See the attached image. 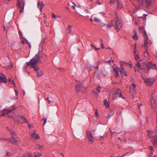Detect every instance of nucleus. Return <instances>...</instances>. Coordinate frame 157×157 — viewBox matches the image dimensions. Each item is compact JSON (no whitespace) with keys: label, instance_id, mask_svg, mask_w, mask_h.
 <instances>
[{"label":"nucleus","instance_id":"f257e3e1","mask_svg":"<svg viewBox=\"0 0 157 157\" xmlns=\"http://www.w3.org/2000/svg\"><path fill=\"white\" fill-rule=\"evenodd\" d=\"M39 61L31 59L29 62L26 63L27 66H29L30 68H33L35 71H37L39 70V68L37 65Z\"/></svg>","mask_w":157,"mask_h":157},{"label":"nucleus","instance_id":"f03ea898","mask_svg":"<svg viewBox=\"0 0 157 157\" xmlns=\"http://www.w3.org/2000/svg\"><path fill=\"white\" fill-rule=\"evenodd\" d=\"M115 20V25H113L112 21H111V23L110 25H112V26H114L115 27V30L121 28L123 26V24L122 23V21L120 19H119L118 16L116 15Z\"/></svg>","mask_w":157,"mask_h":157},{"label":"nucleus","instance_id":"7ed1b4c3","mask_svg":"<svg viewBox=\"0 0 157 157\" xmlns=\"http://www.w3.org/2000/svg\"><path fill=\"white\" fill-rule=\"evenodd\" d=\"M16 109V108L14 105H12L10 108L9 109H4L2 110L1 113L0 115V117H3L6 114L7 115L10 113L11 112H14L15 111Z\"/></svg>","mask_w":157,"mask_h":157},{"label":"nucleus","instance_id":"20e7f679","mask_svg":"<svg viewBox=\"0 0 157 157\" xmlns=\"http://www.w3.org/2000/svg\"><path fill=\"white\" fill-rule=\"evenodd\" d=\"M25 1L24 0H17V6L18 8H20V13H23Z\"/></svg>","mask_w":157,"mask_h":157},{"label":"nucleus","instance_id":"39448f33","mask_svg":"<svg viewBox=\"0 0 157 157\" xmlns=\"http://www.w3.org/2000/svg\"><path fill=\"white\" fill-rule=\"evenodd\" d=\"M143 65L146 67L147 69H154L156 68L155 64L153 63L152 62L150 61L147 62H144L143 63Z\"/></svg>","mask_w":157,"mask_h":157},{"label":"nucleus","instance_id":"423d86ee","mask_svg":"<svg viewBox=\"0 0 157 157\" xmlns=\"http://www.w3.org/2000/svg\"><path fill=\"white\" fill-rule=\"evenodd\" d=\"M121 91L120 89H117L115 90L112 96V100H113L118 98H120L122 96Z\"/></svg>","mask_w":157,"mask_h":157},{"label":"nucleus","instance_id":"0eeeda50","mask_svg":"<svg viewBox=\"0 0 157 157\" xmlns=\"http://www.w3.org/2000/svg\"><path fill=\"white\" fill-rule=\"evenodd\" d=\"M145 83L147 85L151 86L154 83L155 79L154 78H144Z\"/></svg>","mask_w":157,"mask_h":157},{"label":"nucleus","instance_id":"6e6552de","mask_svg":"<svg viewBox=\"0 0 157 157\" xmlns=\"http://www.w3.org/2000/svg\"><path fill=\"white\" fill-rule=\"evenodd\" d=\"M136 67L139 69H140L141 70H144V72L147 73H148L149 72V70L147 69L146 67H144L145 66L143 65L142 67H141V65L140 63L139 62H138L137 63L136 65Z\"/></svg>","mask_w":157,"mask_h":157},{"label":"nucleus","instance_id":"1a4fd4ad","mask_svg":"<svg viewBox=\"0 0 157 157\" xmlns=\"http://www.w3.org/2000/svg\"><path fill=\"white\" fill-rule=\"evenodd\" d=\"M43 54L42 50L40 49L39 50L38 53L36 54L32 59H34L39 60L41 56Z\"/></svg>","mask_w":157,"mask_h":157},{"label":"nucleus","instance_id":"9d476101","mask_svg":"<svg viewBox=\"0 0 157 157\" xmlns=\"http://www.w3.org/2000/svg\"><path fill=\"white\" fill-rule=\"evenodd\" d=\"M86 134L87 137L88 138L89 141L90 143H92L93 142V137L91 132L90 131H86Z\"/></svg>","mask_w":157,"mask_h":157},{"label":"nucleus","instance_id":"9b49d317","mask_svg":"<svg viewBox=\"0 0 157 157\" xmlns=\"http://www.w3.org/2000/svg\"><path fill=\"white\" fill-rule=\"evenodd\" d=\"M55 97V96L53 94L50 93L48 94L47 98V99L48 101V103L50 104L51 102H52L54 100V99L56 98Z\"/></svg>","mask_w":157,"mask_h":157},{"label":"nucleus","instance_id":"f8f14e48","mask_svg":"<svg viewBox=\"0 0 157 157\" xmlns=\"http://www.w3.org/2000/svg\"><path fill=\"white\" fill-rule=\"evenodd\" d=\"M153 0H144V2L147 8H148L152 5Z\"/></svg>","mask_w":157,"mask_h":157},{"label":"nucleus","instance_id":"ddd939ff","mask_svg":"<svg viewBox=\"0 0 157 157\" xmlns=\"http://www.w3.org/2000/svg\"><path fill=\"white\" fill-rule=\"evenodd\" d=\"M145 36L146 37V38L145 40H144V47L145 50L147 51L148 48L147 46L148 43V38L146 33H145Z\"/></svg>","mask_w":157,"mask_h":157},{"label":"nucleus","instance_id":"4468645a","mask_svg":"<svg viewBox=\"0 0 157 157\" xmlns=\"http://www.w3.org/2000/svg\"><path fill=\"white\" fill-rule=\"evenodd\" d=\"M2 76L0 75V83H6L7 82V79L6 77L3 74H2Z\"/></svg>","mask_w":157,"mask_h":157},{"label":"nucleus","instance_id":"2eb2a0df","mask_svg":"<svg viewBox=\"0 0 157 157\" xmlns=\"http://www.w3.org/2000/svg\"><path fill=\"white\" fill-rule=\"evenodd\" d=\"M111 26V25H107L104 24L102 26L101 28L104 31H106L108 30V29L110 28Z\"/></svg>","mask_w":157,"mask_h":157},{"label":"nucleus","instance_id":"dca6fc26","mask_svg":"<svg viewBox=\"0 0 157 157\" xmlns=\"http://www.w3.org/2000/svg\"><path fill=\"white\" fill-rule=\"evenodd\" d=\"M152 143L153 144L156 146H157V134L154 136L152 137Z\"/></svg>","mask_w":157,"mask_h":157},{"label":"nucleus","instance_id":"f3484780","mask_svg":"<svg viewBox=\"0 0 157 157\" xmlns=\"http://www.w3.org/2000/svg\"><path fill=\"white\" fill-rule=\"evenodd\" d=\"M31 136L32 137H34L36 139H39L40 137L39 136V135L37 134H36V132L34 130V132L31 133Z\"/></svg>","mask_w":157,"mask_h":157},{"label":"nucleus","instance_id":"a211bd4d","mask_svg":"<svg viewBox=\"0 0 157 157\" xmlns=\"http://www.w3.org/2000/svg\"><path fill=\"white\" fill-rule=\"evenodd\" d=\"M76 90L78 92L82 91V85L81 84H77L76 86Z\"/></svg>","mask_w":157,"mask_h":157},{"label":"nucleus","instance_id":"6ab92c4d","mask_svg":"<svg viewBox=\"0 0 157 157\" xmlns=\"http://www.w3.org/2000/svg\"><path fill=\"white\" fill-rule=\"evenodd\" d=\"M12 137L13 139V140L10 139L9 142H11L12 144H15L16 142L19 140V139L18 138H16L14 136H13Z\"/></svg>","mask_w":157,"mask_h":157},{"label":"nucleus","instance_id":"aec40b11","mask_svg":"<svg viewBox=\"0 0 157 157\" xmlns=\"http://www.w3.org/2000/svg\"><path fill=\"white\" fill-rule=\"evenodd\" d=\"M44 6V5L43 3L42 2H38L37 3V7L40 9V11H42L43 7Z\"/></svg>","mask_w":157,"mask_h":157},{"label":"nucleus","instance_id":"412c9836","mask_svg":"<svg viewBox=\"0 0 157 157\" xmlns=\"http://www.w3.org/2000/svg\"><path fill=\"white\" fill-rule=\"evenodd\" d=\"M6 128H7V130L9 131L12 135V137L13 136H14L15 137V135L16 132L13 130L9 129L8 127H7Z\"/></svg>","mask_w":157,"mask_h":157},{"label":"nucleus","instance_id":"4be33fe9","mask_svg":"<svg viewBox=\"0 0 157 157\" xmlns=\"http://www.w3.org/2000/svg\"><path fill=\"white\" fill-rule=\"evenodd\" d=\"M35 147L38 149L41 150L43 148V146L42 145L38 144H36Z\"/></svg>","mask_w":157,"mask_h":157},{"label":"nucleus","instance_id":"5701e85b","mask_svg":"<svg viewBox=\"0 0 157 157\" xmlns=\"http://www.w3.org/2000/svg\"><path fill=\"white\" fill-rule=\"evenodd\" d=\"M123 7L122 4L121 2H118V5L117 6V9L119 10H121Z\"/></svg>","mask_w":157,"mask_h":157},{"label":"nucleus","instance_id":"b1692460","mask_svg":"<svg viewBox=\"0 0 157 157\" xmlns=\"http://www.w3.org/2000/svg\"><path fill=\"white\" fill-rule=\"evenodd\" d=\"M37 76L38 77H40L42 76L43 74V73L41 71L39 70L36 72Z\"/></svg>","mask_w":157,"mask_h":157},{"label":"nucleus","instance_id":"393cba45","mask_svg":"<svg viewBox=\"0 0 157 157\" xmlns=\"http://www.w3.org/2000/svg\"><path fill=\"white\" fill-rule=\"evenodd\" d=\"M72 26H71L70 25H68V27L67 28V30L69 31V32H68V33L69 34H71L72 35H73L72 34H71V29L72 28Z\"/></svg>","mask_w":157,"mask_h":157},{"label":"nucleus","instance_id":"a878e982","mask_svg":"<svg viewBox=\"0 0 157 157\" xmlns=\"http://www.w3.org/2000/svg\"><path fill=\"white\" fill-rule=\"evenodd\" d=\"M20 118L22 120V121H23L24 122L27 123V122H28V121L23 116L20 117Z\"/></svg>","mask_w":157,"mask_h":157},{"label":"nucleus","instance_id":"bb28decb","mask_svg":"<svg viewBox=\"0 0 157 157\" xmlns=\"http://www.w3.org/2000/svg\"><path fill=\"white\" fill-rule=\"evenodd\" d=\"M109 102H107V101L106 100H105L104 101V104L106 106V108H107L109 106Z\"/></svg>","mask_w":157,"mask_h":157},{"label":"nucleus","instance_id":"cd10ccee","mask_svg":"<svg viewBox=\"0 0 157 157\" xmlns=\"http://www.w3.org/2000/svg\"><path fill=\"white\" fill-rule=\"evenodd\" d=\"M113 69H114V71H115V74H116L115 77L116 78H117L119 77V75L118 73V72H119V71L118 70H117L115 68H114Z\"/></svg>","mask_w":157,"mask_h":157},{"label":"nucleus","instance_id":"c85d7f7f","mask_svg":"<svg viewBox=\"0 0 157 157\" xmlns=\"http://www.w3.org/2000/svg\"><path fill=\"white\" fill-rule=\"evenodd\" d=\"M34 155V157H40L42 156V154L39 152H35Z\"/></svg>","mask_w":157,"mask_h":157},{"label":"nucleus","instance_id":"c756f323","mask_svg":"<svg viewBox=\"0 0 157 157\" xmlns=\"http://www.w3.org/2000/svg\"><path fill=\"white\" fill-rule=\"evenodd\" d=\"M23 157H31V155L30 153H24L23 155Z\"/></svg>","mask_w":157,"mask_h":157},{"label":"nucleus","instance_id":"7c9ffc66","mask_svg":"<svg viewBox=\"0 0 157 157\" xmlns=\"http://www.w3.org/2000/svg\"><path fill=\"white\" fill-rule=\"evenodd\" d=\"M121 75H124L126 76H127L128 75L126 74V71L124 70L123 71H121Z\"/></svg>","mask_w":157,"mask_h":157},{"label":"nucleus","instance_id":"2f4dec72","mask_svg":"<svg viewBox=\"0 0 157 157\" xmlns=\"http://www.w3.org/2000/svg\"><path fill=\"white\" fill-rule=\"evenodd\" d=\"M84 9L85 10V12L87 13H90V12L88 10V7L85 6L84 7Z\"/></svg>","mask_w":157,"mask_h":157},{"label":"nucleus","instance_id":"473e14b6","mask_svg":"<svg viewBox=\"0 0 157 157\" xmlns=\"http://www.w3.org/2000/svg\"><path fill=\"white\" fill-rule=\"evenodd\" d=\"M91 46L92 47V48H94V49L97 51L99 49H100V48H96L94 45H93V44H91Z\"/></svg>","mask_w":157,"mask_h":157},{"label":"nucleus","instance_id":"72a5a7b5","mask_svg":"<svg viewBox=\"0 0 157 157\" xmlns=\"http://www.w3.org/2000/svg\"><path fill=\"white\" fill-rule=\"evenodd\" d=\"M100 45L101 46V47L102 48H104V47L103 43L102 42V39H100Z\"/></svg>","mask_w":157,"mask_h":157},{"label":"nucleus","instance_id":"f704fd0d","mask_svg":"<svg viewBox=\"0 0 157 157\" xmlns=\"http://www.w3.org/2000/svg\"><path fill=\"white\" fill-rule=\"evenodd\" d=\"M133 38L135 40H137L138 39V36H137L136 33H135L132 36Z\"/></svg>","mask_w":157,"mask_h":157},{"label":"nucleus","instance_id":"c9c22d12","mask_svg":"<svg viewBox=\"0 0 157 157\" xmlns=\"http://www.w3.org/2000/svg\"><path fill=\"white\" fill-rule=\"evenodd\" d=\"M94 75L96 78H99V75L98 73L95 72L94 73Z\"/></svg>","mask_w":157,"mask_h":157},{"label":"nucleus","instance_id":"e433bc0d","mask_svg":"<svg viewBox=\"0 0 157 157\" xmlns=\"http://www.w3.org/2000/svg\"><path fill=\"white\" fill-rule=\"evenodd\" d=\"M149 149L150 150V152L154 151V150L152 146H149Z\"/></svg>","mask_w":157,"mask_h":157},{"label":"nucleus","instance_id":"4c0bfd02","mask_svg":"<svg viewBox=\"0 0 157 157\" xmlns=\"http://www.w3.org/2000/svg\"><path fill=\"white\" fill-rule=\"evenodd\" d=\"M1 139L5 141H7L8 142H10V139H8L7 138H0Z\"/></svg>","mask_w":157,"mask_h":157},{"label":"nucleus","instance_id":"58836bf2","mask_svg":"<svg viewBox=\"0 0 157 157\" xmlns=\"http://www.w3.org/2000/svg\"><path fill=\"white\" fill-rule=\"evenodd\" d=\"M120 67L122 69V70L121 71L124 70V68L122 64H121ZM119 69L121 71V70H120V68H119Z\"/></svg>","mask_w":157,"mask_h":157},{"label":"nucleus","instance_id":"ea45409f","mask_svg":"<svg viewBox=\"0 0 157 157\" xmlns=\"http://www.w3.org/2000/svg\"><path fill=\"white\" fill-rule=\"evenodd\" d=\"M135 59L136 60L137 59H138L139 58V56L137 54L136 55H135Z\"/></svg>","mask_w":157,"mask_h":157},{"label":"nucleus","instance_id":"a19ab883","mask_svg":"<svg viewBox=\"0 0 157 157\" xmlns=\"http://www.w3.org/2000/svg\"><path fill=\"white\" fill-rule=\"evenodd\" d=\"M42 120H44V124H43V126H44V125L46 123V122H47V118H45L42 119Z\"/></svg>","mask_w":157,"mask_h":157},{"label":"nucleus","instance_id":"79ce46f5","mask_svg":"<svg viewBox=\"0 0 157 157\" xmlns=\"http://www.w3.org/2000/svg\"><path fill=\"white\" fill-rule=\"evenodd\" d=\"M94 67H95L94 66H90L89 68V71H90L92 70L93 69Z\"/></svg>","mask_w":157,"mask_h":157},{"label":"nucleus","instance_id":"37998d69","mask_svg":"<svg viewBox=\"0 0 157 157\" xmlns=\"http://www.w3.org/2000/svg\"><path fill=\"white\" fill-rule=\"evenodd\" d=\"M154 151H152V152H150V154H149V157H152L153 155V153L154 152Z\"/></svg>","mask_w":157,"mask_h":157},{"label":"nucleus","instance_id":"c03bdc74","mask_svg":"<svg viewBox=\"0 0 157 157\" xmlns=\"http://www.w3.org/2000/svg\"><path fill=\"white\" fill-rule=\"evenodd\" d=\"M73 3L74 4V5H72V8L73 9H75H75H75V6H76V5L75 4V3H74V2H73Z\"/></svg>","mask_w":157,"mask_h":157},{"label":"nucleus","instance_id":"a18cd8bd","mask_svg":"<svg viewBox=\"0 0 157 157\" xmlns=\"http://www.w3.org/2000/svg\"><path fill=\"white\" fill-rule=\"evenodd\" d=\"M26 42L27 44L29 45V47L30 48L31 47V45L30 44V43L27 40H26Z\"/></svg>","mask_w":157,"mask_h":157},{"label":"nucleus","instance_id":"49530a36","mask_svg":"<svg viewBox=\"0 0 157 157\" xmlns=\"http://www.w3.org/2000/svg\"><path fill=\"white\" fill-rule=\"evenodd\" d=\"M94 21L98 22L100 21V20L97 18H95L94 19Z\"/></svg>","mask_w":157,"mask_h":157},{"label":"nucleus","instance_id":"de8ad7c7","mask_svg":"<svg viewBox=\"0 0 157 157\" xmlns=\"http://www.w3.org/2000/svg\"><path fill=\"white\" fill-rule=\"evenodd\" d=\"M100 87H98L97 88V90L98 91V93H99L101 91V90H100Z\"/></svg>","mask_w":157,"mask_h":157},{"label":"nucleus","instance_id":"09e8293b","mask_svg":"<svg viewBox=\"0 0 157 157\" xmlns=\"http://www.w3.org/2000/svg\"><path fill=\"white\" fill-rule=\"evenodd\" d=\"M136 44H135V47L134 48V56L136 55Z\"/></svg>","mask_w":157,"mask_h":157},{"label":"nucleus","instance_id":"8fccbe9b","mask_svg":"<svg viewBox=\"0 0 157 157\" xmlns=\"http://www.w3.org/2000/svg\"><path fill=\"white\" fill-rule=\"evenodd\" d=\"M52 17L54 19H56V15L54 14V13H52Z\"/></svg>","mask_w":157,"mask_h":157},{"label":"nucleus","instance_id":"3c124183","mask_svg":"<svg viewBox=\"0 0 157 157\" xmlns=\"http://www.w3.org/2000/svg\"><path fill=\"white\" fill-rule=\"evenodd\" d=\"M95 116L96 117H97H97L98 116V111H97V109H96V111L95 112Z\"/></svg>","mask_w":157,"mask_h":157},{"label":"nucleus","instance_id":"603ef678","mask_svg":"<svg viewBox=\"0 0 157 157\" xmlns=\"http://www.w3.org/2000/svg\"><path fill=\"white\" fill-rule=\"evenodd\" d=\"M116 0H110V3H114Z\"/></svg>","mask_w":157,"mask_h":157},{"label":"nucleus","instance_id":"864d4df0","mask_svg":"<svg viewBox=\"0 0 157 157\" xmlns=\"http://www.w3.org/2000/svg\"><path fill=\"white\" fill-rule=\"evenodd\" d=\"M113 114L112 115H110V114H108L107 115V117L109 118H110L113 115Z\"/></svg>","mask_w":157,"mask_h":157},{"label":"nucleus","instance_id":"5fc2aeb1","mask_svg":"<svg viewBox=\"0 0 157 157\" xmlns=\"http://www.w3.org/2000/svg\"><path fill=\"white\" fill-rule=\"evenodd\" d=\"M111 59L109 60L108 61H105V62L107 63H109V64L111 65V63L110 62L111 61Z\"/></svg>","mask_w":157,"mask_h":157},{"label":"nucleus","instance_id":"6e6d98bb","mask_svg":"<svg viewBox=\"0 0 157 157\" xmlns=\"http://www.w3.org/2000/svg\"><path fill=\"white\" fill-rule=\"evenodd\" d=\"M6 155L8 156H9L10 155H11V154L10 153L7 152L6 153Z\"/></svg>","mask_w":157,"mask_h":157},{"label":"nucleus","instance_id":"4d7b16f0","mask_svg":"<svg viewBox=\"0 0 157 157\" xmlns=\"http://www.w3.org/2000/svg\"><path fill=\"white\" fill-rule=\"evenodd\" d=\"M141 105H142L141 104H138V108L139 109H140V107L141 106Z\"/></svg>","mask_w":157,"mask_h":157},{"label":"nucleus","instance_id":"13d9d810","mask_svg":"<svg viewBox=\"0 0 157 157\" xmlns=\"http://www.w3.org/2000/svg\"><path fill=\"white\" fill-rule=\"evenodd\" d=\"M99 0H97V1L96 2V3H98L99 5H101V3L99 2H98Z\"/></svg>","mask_w":157,"mask_h":157},{"label":"nucleus","instance_id":"bf43d9fd","mask_svg":"<svg viewBox=\"0 0 157 157\" xmlns=\"http://www.w3.org/2000/svg\"><path fill=\"white\" fill-rule=\"evenodd\" d=\"M104 137V136H100V140L102 139H103Z\"/></svg>","mask_w":157,"mask_h":157},{"label":"nucleus","instance_id":"052dcab7","mask_svg":"<svg viewBox=\"0 0 157 157\" xmlns=\"http://www.w3.org/2000/svg\"><path fill=\"white\" fill-rule=\"evenodd\" d=\"M144 55L145 56H147V55H148V54L147 52H145L144 54Z\"/></svg>","mask_w":157,"mask_h":157},{"label":"nucleus","instance_id":"680f3d73","mask_svg":"<svg viewBox=\"0 0 157 157\" xmlns=\"http://www.w3.org/2000/svg\"><path fill=\"white\" fill-rule=\"evenodd\" d=\"M18 33H19V35L20 36H21V35H22V33L21 31H19Z\"/></svg>","mask_w":157,"mask_h":157},{"label":"nucleus","instance_id":"e2e57ef3","mask_svg":"<svg viewBox=\"0 0 157 157\" xmlns=\"http://www.w3.org/2000/svg\"><path fill=\"white\" fill-rule=\"evenodd\" d=\"M132 86L134 88H135L136 87V85L134 84L133 83L132 84Z\"/></svg>","mask_w":157,"mask_h":157},{"label":"nucleus","instance_id":"0e129e2a","mask_svg":"<svg viewBox=\"0 0 157 157\" xmlns=\"http://www.w3.org/2000/svg\"><path fill=\"white\" fill-rule=\"evenodd\" d=\"M155 132H157V125L156 127L155 128Z\"/></svg>","mask_w":157,"mask_h":157},{"label":"nucleus","instance_id":"69168bd1","mask_svg":"<svg viewBox=\"0 0 157 157\" xmlns=\"http://www.w3.org/2000/svg\"><path fill=\"white\" fill-rule=\"evenodd\" d=\"M111 133L112 135H113V134L115 132H112V131H111Z\"/></svg>","mask_w":157,"mask_h":157},{"label":"nucleus","instance_id":"338daca9","mask_svg":"<svg viewBox=\"0 0 157 157\" xmlns=\"http://www.w3.org/2000/svg\"><path fill=\"white\" fill-rule=\"evenodd\" d=\"M15 94H16V95H17L18 94V92L16 90V91H15Z\"/></svg>","mask_w":157,"mask_h":157},{"label":"nucleus","instance_id":"774afa93","mask_svg":"<svg viewBox=\"0 0 157 157\" xmlns=\"http://www.w3.org/2000/svg\"><path fill=\"white\" fill-rule=\"evenodd\" d=\"M57 69H59L60 71H61L62 69L61 68H58Z\"/></svg>","mask_w":157,"mask_h":157}]
</instances>
